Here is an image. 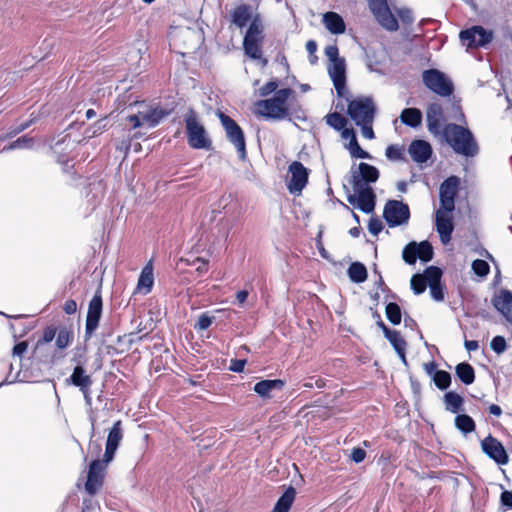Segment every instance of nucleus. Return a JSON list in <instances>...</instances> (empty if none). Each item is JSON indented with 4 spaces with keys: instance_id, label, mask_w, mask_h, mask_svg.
<instances>
[{
    "instance_id": "obj_1",
    "label": "nucleus",
    "mask_w": 512,
    "mask_h": 512,
    "mask_svg": "<svg viewBox=\"0 0 512 512\" xmlns=\"http://www.w3.org/2000/svg\"><path fill=\"white\" fill-rule=\"evenodd\" d=\"M230 23L239 29L248 28L243 38L245 54L254 60H260L262 66L268 60L262 57L261 44L264 40V26L261 15L249 4H240L230 12Z\"/></svg>"
},
{
    "instance_id": "obj_2",
    "label": "nucleus",
    "mask_w": 512,
    "mask_h": 512,
    "mask_svg": "<svg viewBox=\"0 0 512 512\" xmlns=\"http://www.w3.org/2000/svg\"><path fill=\"white\" fill-rule=\"evenodd\" d=\"M442 136L455 153L466 157H474L479 151L472 132L461 125L449 123L442 128Z\"/></svg>"
},
{
    "instance_id": "obj_3",
    "label": "nucleus",
    "mask_w": 512,
    "mask_h": 512,
    "mask_svg": "<svg viewBox=\"0 0 512 512\" xmlns=\"http://www.w3.org/2000/svg\"><path fill=\"white\" fill-rule=\"evenodd\" d=\"M186 126L187 140L190 147L194 149H209L211 140L209 139L204 126L200 123L197 113L189 109L184 116Z\"/></svg>"
},
{
    "instance_id": "obj_4",
    "label": "nucleus",
    "mask_w": 512,
    "mask_h": 512,
    "mask_svg": "<svg viewBox=\"0 0 512 512\" xmlns=\"http://www.w3.org/2000/svg\"><path fill=\"white\" fill-rule=\"evenodd\" d=\"M220 122L226 132V137L234 145L240 159L244 160L247 156L245 136L242 128L230 116L223 112L218 113Z\"/></svg>"
},
{
    "instance_id": "obj_5",
    "label": "nucleus",
    "mask_w": 512,
    "mask_h": 512,
    "mask_svg": "<svg viewBox=\"0 0 512 512\" xmlns=\"http://www.w3.org/2000/svg\"><path fill=\"white\" fill-rule=\"evenodd\" d=\"M422 80L429 90L439 96L448 97L454 91L452 81L443 72L437 69L423 71Z\"/></svg>"
},
{
    "instance_id": "obj_6",
    "label": "nucleus",
    "mask_w": 512,
    "mask_h": 512,
    "mask_svg": "<svg viewBox=\"0 0 512 512\" xmlns=\"http://www.w3.org/2000/svg\"><path fill=\"white\" fill-rule=\"evenodd\" d=\"M376 110L373 99L362 96L349 102L347 113L352 121L359 125V123L374 119Z\"/></svg>"
},
{
    "instance_id": "obj_7",
    "label": "nucleus",
    "mask_w": 512,
    "mask_h": 512,
    "mask_svg": "<svg viewBox=\"0 0 512 512\" xmlns=\"http://www.w3.org/2000/svg\"><path fill=\"white\" fill-rule=\"evenodd\" d=\"M383 218L391 228L407 224L410 219L409 206L399 200H388L384 206Z\"/></svg>"
},
{
    "instance_id": "obj_8",
    "label": "nucleus",
    "mask_w": 512,
    "mask_h": 512,
    "mask_svg": "<svg viewBox=\"0 0 512 512\" xmlns=\"http://www.w3.org/2000/svg\"><path fill=\"white\" fill-rule=\"evenodd\" d=\"M368 6L377 22L387 31H397L399 24L391 12L387 0H367Z\"/></svg>"
},
{
    "instance_id": "obj_9",
    "label": "nucleus",
    "mask_w": 512,
    "mask_h": 512,
    "mask_svg": "<svg viewBox=\"0 0 512 512\" xmlns=\"http://www.w3.org/2000/svg\"><path fill=\"white\" fill-rule=\"evenodd\" d=\"M379 176L380 172L375 166L361 162L357 168L352 167L350 183L353 189L371 187L370 184L375 183Z\"/></svg>"
},
{
    "instance_id": "obj_10",
    "label": "nucleus",
    "mask_w": 512,
    "mask_h": 512,
    "mask_svg": "<svg viewBox=\"0 0 512 512\" xmlns=\"http://www.w3.org/2000/svg\"><path fill=\"white\" fill-rule=\"evenodd\" d=\"M109 463L110 462H105L104 457L102 460H93L90 463L85 483V490L89 495H95L102 487L105 472Z\"/></svg>"
},
{
    "instance_id": "obj_11",
    "label": "nucleus",
    "mask_w": 512,
    "mask_h": 512,
    "mask_svg": "<svg viewBox=\"0 0 512 512\" xmlns=\"http://www.w3.org/2000/svg\"><path fill=\"white\" fill-rule=\"evenodd\" d=\"M460 40L468 48L484 47L492 41V32L482 26H473L460 32Z\"/></svg>"
},
{
    "instance_id": "obj_12",
    "label": "nucleus",
    "mask_w": 512,
    "mask_h": 512,
    "mask_svg": "<svg viewBox=\"0 0 512 512\" xmlns=\"http://www.w3.org/2000/svg\"><path fill=\"white\" fill-rule=\"evenodd\" d=\"M288 172L291 177L287 183V188L291 194L299 195L308 183L309 169L301 162L293 161L288 167Z\"/></svg>"
},
{
    "instance_id": "obj_13",
    "label": "nucleus",
    "mask_w": 512,
    "mask_h": 512,
    "mask_svg": "<svg viewBox=\"0 0 512 512\" xmlns=\"http://www.w3.org/2000/svg\"><path fill=\"white\" fill-rule=\"evenodd\" d=\"M459 183L460 181L457 176H450L442 182L439 191L441 205L439 209L446 210V212L454 210Z\"/></svg>"
},
{
    "instance_id": "obj_14",
    "label": "nucleus",
    "mask_w": 512,
    "mask_h": 512,
    "mask_svg": "<svg viewBox=\"0 0 512 512\" xmlns=\"http://www.w3.org/2000/svg\"><path fill=\"white\" fill-rule=\"evenodd\" d=\"M255 107L256 113L265 119L283 120L289 116L288 107L281 106L274 98L259 100Z\"/></svg>"
},
{
    "instance_id": "obj_15",
    "label": "nucleus",
    "mask_w": 512,
    "mask_h": 512,
    "mask_svg": "<svg viewBox=\"0 0 512 512\" xmlns=\"http://www.w3.org/2000/svg\"><path fill=\"white\" fill-rule=\"evenodd\" d=\"M355 194L347 196V201L355 205L363 213L370 214L374 211L376 205V195L372 187L354 189Z\"/></svg>"
},
{
    "instance_id": "obj_16",
    "label": "nucleus",
    "mask_w": 512,
    "mask_h": 512,
    "mask_svg": "<svg viewBox=\"0 0 512 512\" xmlns=\"http://www.w3.org/2000/svg\"><path fill=\"white\" fill-rule=\"evenodd\" d=\"M102 297L100 292H96L89 302L86 324H85V339H90L96 331L102 314Z\"/></svg>"
},
{
    "instance_id": "obj_17",
    "label": "nucleus",
    "mask_w": 512,
    "mask_h": 512,
    "mask_svg": "<svg viewBox=\"0 0 512 512\" xmlns=\"http://www.w3.org/2000/svg\"><path fill=\"white\" fill-rule=\"evenodd\" d=\"M481 449L498 465H506L509 462V456L503 444L492 435H488L481 441Z\"/></svg>"
},
{
    "instance_id": "obj_18",
    "label": "nucleus",
    "mask_w": 512,
    "mask_h": 512,
    "mask_svg": "<svg viewBox=\"0 0 512 512\" xmlns=\"http://www.w3.org/2000/svg\"><path fill=\"white\" fill-rule=\"evenodd\" d=\"M450 213L451 212H446V210L442 209H438L436 211V230L440 236L441 242L444 245H447L451 241L452 233L454 230V225Z\"/></svg>"
},
{
    "instance_id": "obj_19",
    "label": "nucleus",
    "mask_w": 512,
    "mask_h": 512,
    "mask_svg": "<svg viewBox=\"0 0 512 512\" xmlns=\"http://www.w3.org/2000/svg\"><path fill=\"white\" fill-rule=\"evenodd\" d=\"M123 438L121 421H116L110 429L105 446L104 458L105 462H111L114 458L115 452Z\"/></svg>"
},
{
    "instance_id": "obj_20",
    "label": "nucleus",
    "mask_w": 512,
    "mask_h": 512,
    "mask_svg": "<svg viewBox=\"0 0 512 512\" xmlns=\"http://www.w3.org/2000/svg\"><path fill=\"white\" fill-rule=\"evenodd\" d=\"M427 128L431 134L442 133L441 126L444 121L443 108L438 102L430 103L426 111Z\"/></svg>"
},
{
    "instance_id": "obj_21",
    "label": "nucleus",
    "mask_w": 512,
    "mask_h": 512,
    "mask_svg": "<svg viewBox=\"0 0 512 512\" xmlns=\"http://www.w3.org/2000/svg\"><path fill=\"white\" fill-rule=\"evenodd\" d=\"M408 153L414 162L425 163L431 158L433 150L429 142L417 139L410 143Z\"/></svg>"
},
{
    "instance_id": "obj_22",
    "label": "nucleus",
    "mask_w": 512,
    "mask_h": 512,
    "mask_svg": "<svg viewBox=\"0 0 512 512\" xmlns=\"http://www.w3.org/2000/svg\"><path fill=\"white\" fill-rule=\"evenodd\" d=\"M67 385L77 387L79 390L91 387L93 380L90 374H87L82 364L74 367L72 374L65 380Z\"/></svg>"
},
{
    "instance_id": "obj_23",
    "label": "nucleus",
    "mask_w": 512,
    "mask_h": 512,
    "mask_svg": "<svg viewBox=\"0 0 512 512\" xmlns=\"http://www.w3.org/2000/svg\"><path fill=\"white\" fill-rule=\"evenodd\" d=\"M494 307L512 323V292L509 290H502L499 295L493 299Z\"/></svg>"
},
{
    "instance_id": "obj_24",
    "label": "nucleus",
    "mask_w": 512,
    "mask_h": 512,
    "mask_svg": "<svg viewBox=\"0 0 512 512\" xmlns=\"http://www.w3.org/2000/svg\"><path fill=\"white\" fill-rule=\"evenodd\" d=\"M154 285V273L152 261H149L141 270L138 278L136 291L147 295L151 292Z\"/></svg>"
},
{
    "instance_id": "obj_25",
    "label": "nucleus",
    "mask_w": 512,
    "mask_h": 512,
    "mask_svg": "<svg viewBox=\"0 0 512 512\" xmlns=\"http://www.w3.org/2000/svg\"><path fill=\"white\" fill-rule=\"evenodd\" d=\"M285 386V381L281 379H267V380H261L257 382L254 387L253 391L257 393L260 397L268 399L271 398V392L273 390H282Z\"/></svg>"
},
{
    "instance_id": "obj_26",
    "label": "nucleus",
    "mask_w": 512,
    "mask_h": 512,
    "mask_svg": "<svg viewBox=\"0 0 512 512\" xmlns=\"http://www.w3.org/2000/svg\"><path fill=\"white\" fill-rule=\"evenodd\" d=\"M323 24L332 34H343L346 30V25L343 18L336 12H326L323 15Z\"/></svg>"
},
{
    "instance_id": "obj_27",
    "label": "nucleus",
    "mask_w": 512,
    "mask_h": 512,
    "mask_svg": "<svg viewBox=\"0 0 512 512\" xmlns=\"http://www.w3.org/2000/svg\"><path fill=\"white\" fill-rule=\"evenodd\" d=\"M170 114V111L165 110L161 107H154L149 109L147 112H140L143 118V122L149 127L157 126L164 118Z\"/></svg>"
},
{
    "instance_id": "obj_28",
    "label": "nucleus",
    "mask_w": 512,
    "mask_h": 512,
    "mask_svg": "<svg viewBox=\"0 0 512 512\" xmlns=\"http://www.w3.org/2000/svg\"><path fill=\"white\" fill-rule=\"evenodd\" d=\"M422 118V112L418 108H405L400 114L401 122L411 128L420 126Z\"/></svg>"
},
{
    "instance_id": "obj_29",
    "label": "nucleus",
    "mask_w": 512,
    "mask_h": 512,
    "mask_svg": "<svg viewBox=\"0 0 512 512\" xmlns=\"http://www.w3.org/2000/svg\"><path fill=\"white\" fill-rule=\"evenodd\" d=\"M385 337L390 342V344L393 346V348L395 349L396 353L401 358L403 363L406 364L407 361H406L405 350H406L407 343L402 338L400 332L393 330Z\"/></svg>"
},
{
    "instance_id": "obj_30",
    "label": "nucleus",
    "mask_w": 512,
    "mask_h": 512,
    "mask_svg": "<svg viewBox=\"0 0 512 512\" xmlns=\"http://www.w3.org/2000/svg\"><path fill=\"white\" fill-rule=\"evenodd\" d=\"M455 373L459 380L465 385H470L475 380L474 368L467 362L459 363L455 368Z\"/></svg>"
},
{
    "instance_id": "obj_31",
    "label": "nucleus",
    "mask_w": 512,
    "mask_h": 512,
    "mask_svg": "<svg viewBox=\"0 0 512 512\" xmlns=\"http://www.w3.org/2000/svg\"><path fill=\"white\" fill-rule=\"evenodd\" d=\"M347 274L349 279L354 283H363L367 279V269L361 262H353L350 264Z\"/></svg>"
},
{
    "instance_id": "obj_32",
    "label": "nucleus",
    "mask_w": 512,
    "mask_h": 512,
    "mask_svg": "<svg viewBox=\"0 0 512 512\" xmlns=\"http://www.w3.org/2000/svg\"><path fill=\"white\" fill-rule=\"evenodd\" d=\"M445 407L452 413H458L463 405V398L456 392L449 391L444 395Z\"/></svg>"
},
{
    "instance_id": "obj_33",
    "label": "nucleus",
    "mask_w": 512,
    "mask_h": 512,
    "mask_svg": "<svg viewBox=\"0 0 512 512\" xmlns=\"http://www.w3.org/2000/svg\"><path fill=\"white\" fill-rule=\"evenodd\" d=\"M455 427L464 434L475 431L476 424L472 417L467 414H459L455 417Z\"/></svg>"
},
{
    "instance_id": "obj_34",
    "label": "nucleus",
    "mask_w": 512,
    "mask_h": 512,
    "mask_svg": "<svg viewBox=\"0 0 512 512\" xmlns=\"http://www.w3.org/2000/svg\"><path fill=\"white\" fill-rule=\"evenodd\" d=\"M416 253L417 259L423 262H429L432 260L434 252L433 247L428 241L416 242Z\"/></svg>"
},
{
    "instance_id": "obj_35",
    "label": "nucleus",
    "mask_w": 512,
    "mask_h": 512,
    "mask_svg": "<svg viewBox=\"0 0 512 512\" xmlns=\"http://www.w3.org/2000/svg\"><path fill=\"white\" fill-rule=\"evenodd\" d=\"M387 319L393 324L398 325L401 323L402 312L400 306L395 302H390L386 305L385 309Z\"/></svg>"
},
{
    "instance_id": "obj_36",
    "label": "nucleus",
    "mask_w": 512,
    "mask_h": 512,
    "mask_svg": "<svg viewBox=\"0 0 512 512\" xmlns=\"http://www.w3.org/2000/svg\"><path fill=\"white\" fill-rule=\"evenodd\" d=\"M34 139L28 135H23L5 146L2 151L15 150V149H30L33 147Z\"/></svg>"
},
{
    "instance_id": "obj_37",
    "label": "nucleus",
    "mask_w": 512,
    "mask_h": 512,
    "mask_svg": "<svg viewBox=\"0 0 512 512\" xmlns=\"http://www.w3.org/2000/svg\"><path fill=\"white\" fill-rule=\"evenodd\" d=\"M347 148L353 158H359V159H370L371 155L363 150L358 141L356 136H353L352 139L349 141V144L347 145Z\"/></svg>"
},
{
    "instance_id": "obj_38",
    "label": "nucleus",
    "mask_w": 512,
    "mask_h": 512,
    "mask_svg": "<svg viewBox=\"0 0 512 512\" xmlns=\"http://www.w3.org/2000/svg\"><path fill=\"white\" fill-rule=\"evenodd\" d=\"M325 119L326 123L337 131L343 130L347 124L346 118L338 112L326 115Z\"/></svg>"
},
{
    "instance_id": "obj_39",
    "label": "nucleus",
    "mask_w": 512,
    "mask_h": 512,
    "mask_svg": "<svg viewBox=\"0 0 512 512\" xmlns=\"http://www.w3.org/2000/svg\"><path fill=\"white\" fill-rule=\"evenodd\" d=\"M422 275L429 286L441 283L442 270L436 266L427 267Z\"/></svg>"
},
{
    "instance_id": "obj_40",
    "label": "nucleus",
    "mask_w": 512,
    "mask_h": 512,
    "mask_svg": "<svg viewBox=\"0 0 512 512\" xmlns=\"http://www.w3.org/2000/svg\"><path fill=\"white\" fill-rule=\"evenodd\" d=\"M433 381L437 388L446 390L451 384V375L447 371L438 370L434 373Z\"/></svg>"
},
{
    "instance_id": "obj_41",
    "label": "nucleus",
    "mask_w": 512,
    "mask_h": 512,
    "mask_svg": "<svg viewBox=\"0 0 512 512\" xmlns=\"http://www.w3.org/2000/svg\"><path fill=\"white\" fill-rule=\"evenodd\" d=\"M329 75L333 80L346 79L345 60L335 61L329 68Z\"/></svg>"
},
{
    "instance_id": "obj_42",
    "label": "nucleus",
    "mask_w": 512,
    "mask_h": 512,
    "mask_svg": "<svg viewBox=\"0 0 512 512\" xmlns=\"http://www.w3.org/2000/svg\"><path fill=\"white\" fill-rule=\"evenodd\" d=\"M402 258L409 265H413L416 263L417 253H416V242L415 241L408 243L404 247V249L402 251Z\"/></svg>"
},
{
    "instance_id": "obj_43",
    "label": "nucleus",
    "mask_w": 512,
    "mask_h": 512,
    "mask_svg": "<svg viewBox=\"0 0 512 512\" xmlns=\"http://www.w3.org/2000/svg\"><path fill=\"white\" fill-rule=\"evenodd\" d=\"M411 289L416 295L422 294L427 287V281L422 274H414L410 281Z\"/></svg>"
},
{
    "instance_id": "obj_44",
    "label": "nucleus",
    "mask_w": 512,
    "mask_h": 512,
    "mask_svg": "<svg viewBox=\"0 0 512 512\" xmlns=\"http://www.w3.org/2000/svg\"><path fill=\"white\" fill-rule=\"evenodd\" d=\"M472 270L476 275L485 277L490 272V266L485 260L476 259L472 262Z\"/></svg>"
},
{
    "instance_id": "obj_45",
    "label": "nucleus",
    "mask_w": 512,
    "mask_h": 512,
    "mask_svg": "<svg viewBox=\"0 0 512 512\" xmlns=\"http://www.w3.org/2000/svg\"><path fill=\"white\" fill-rule=\"evenodd\" d=\"M491 349L498 355L504 353L507 349L506 340L503 336H495L490 343Z\"/></svg>"
},
{
    "instance_id": "obj_46",
    "label": "nucleus",
    "mask_w": 512,
    "mask_h": 512,
    "mask_svg": "<svg viewBox=\"0 0 512 512\" xmlns=\"http://www.w3.org/2000/svg\"><path fill=\"white\" fill-rule=\"evenodd\" d=\"M292 94V90L290 88H283L280 90H276L275 94L272 98L275 99L281 106L287 107V100Z\"/></svg>"
},
{
    "instance_id": "obj_47",
    "label": "nucleus",
    "mask_w": 512,
    "mask_h": 512,
    "mask_svg": "<svg viewBox=\"0 0 512 512\" xmlns=\"http://www.w3.org/2000/svg\"><path fill=\"white\" fill-rule=\"evenodd\" d=\"M70 343V333L66 329L59 330L56 337V346L65 349Z\"/></svg>"
},
{
    "instance_id": "obj_48",
    "label": "nucleus",
    "mask_w": 512,
    "mask_h": 512,
    "mask_svg": "<svg viewBox=\"0 0 512 512\" xmlns=\"http://www.w3.org/2000/svg\"><path fill=\"white\" fill-rule=\"evenodd\" d=\"M385 155L390 160H402L403 150L397 145H389L386 148Z\"/></svg>"
},
{
    "instance_id": "obj_49",
    "label": "nucleus",
    "mask_w": 512,
    "mask_h": 512,
    "mask_svg": "<svg viewBox=\"0 0 512 512\" xmlns=\"http://www.w3.org/2000/svg\"><path fill=\"white\" fill-rule=\"evenodd\" d=\"M373 122L374 119H371L369 121L359 123L358 125L359 127H361L362 136L369 140L375 138V134L372 128Z\"/></svg>"
},
{
    "instance_id": "obj_50",
    "label": "nucleus",
    "mask_w": 512,
    "mask_h": 512,
    "mask_svg": "<svg viewBox=\"0 0 512 512\" xmlns=\"http://www.w3.org/2000/svg\"><path fill=\"white\" fill-rule=\"evenodd\" d=\"M383 229L382 221L377 217H372L368 223V230L372 235H378Z\"/></svg>"
},
{
    "instance_id": "obj_51",
    "label": "nucleus",
    "mask_w": 512,
    "mask_h": 512,
    "mask_svg": "<svg viewBox=\"0 0 512 512\" xmlns=\"http://www.w3.org/2000/svg\"><path fill=\"white\" fill-rule=\"evenodd\" d=\"M278 88V82L276 80H271L269 82H267L266 84H264L260 89H259V95L261 97H266L268 95H270L271 93L275 92Z\"/></svg>"
},
{
    "instance_id": "obj_52",
    "label": "nucleus",
    "mask_w": 512,
    "mask_h": 512,
    "mask_svg": "<svg viewBox=\"0 0 512 512\" xmlns=\"http://www.w3.org/2000/svg\"><path fill=\"white\" fill-rule=\"evenodd\" d=\"M212 322L213 317H210L206 313H203L199 316L195 328L198 330H206L211 326Z\"/></svg>"
},
{
    "instance_id": "obj_53",
    "label": "nucleus",
    "mask_w": 512,
    "mask_h": 512,
    "mask_svg": "<svg viewBox=\"0 0 512 512\" xmlns=\"http://www.w3.org/2000/svg\"><path fill=\"white\" fill-rule=\"evenodd\" d=\"M429 287H430L431 297L437 302L443 301L444 292H443V287H442L441 283L434 284V285L432 284Z\"/></svg>"
},
{
    "instance_id": "obj_54",
    "label": "nucleus",
    "mask_w": 512,
    "mask_h": 512,
    "mask_svg": "<svg viewBox=\"0 0 512 512\" xmlns=\"http://www.w3.org/2000/svg\"><path fill=\"white\" fill-rule=\"evenodd\" d=\"M325 55L331 62L341 61L343 58H339V50L336 45H329L325 48Z\"/></svg>"
},
{
    "instance_id": "obj_55",
    "label": "nucleus",
    "mask_w": 512,
    "mask_h": 512,
    "mask_svg": "<svg viewBox=\"0 0 512 512\" xmlns=\"http://www.w3.org/2000/svg\"><path fill=\"white\" fill-rule=\"evenodd\" d=\"M398 16L404 24H411L414 21L411 10L407 8L399 9Z\"/></svg>"
},
{
    "instance_id": "obj_56",
    "label": "nucleus",
    "mask_w": 512,
    "mask_h": 512,
    "mask_svg": "<svg viewBox=\"0 0 512 512\" xmlns=\"http://www.w3.org/2000/svg\"><path fill=\"white\" fill-rule=\"evenodd\" d=\"M350 457L353 462L358 464V463H361L362 461H364V459L366 457V452L364 449L357 447L352 450Z\"/></svg>"
},
{
    "instance_id": "obj_57",
    "label": "nucleus",
    "mask_w": 512,
    "mask_h": 512,
    "mask_svg": "<svg viewBox=\"0 0 512 512\" xmlns=\"http://www.w3.org/2000/svg\"><path fill=\"white\" fill-rule=\"evenodd\" d=\"M501 505L512 509V491L504 490L500 495Z\"/></svg>"
},
{
    "instance_id": "obj_58",
    "label": "nucleus",
    "mask_w": 512,
    "mask_h": 512,
    "mask_svg": "<svg viewBox=\"0 0 512 512\" xmlns=\"http://www.w3.org/2000/svg\"><path fill=\"white\" fill-rule=\"evenodd\" d=\"M245 364L246 360L244 359H233L231 360L229 369L233 372L240 373L244 370Z\"/></svg>"
},
{
    "instance_id": "obj_59",
    "label": "nucleus",
    "mask_w": 512,
    "mask_h": 512,
    "mask_svg": "<svg viewBox=\"0 0 512 512\" xmlns=\"http://www.w3.org/2000/svg\"><path fill=\"white\" fill-rule=\"evenodd\" d=\"M192 265L196 266V270L199 273H205L208 270V261L202 258L194 259Z\"/></svg>"
},
{
    "instance_id": "obj_60",
    "label": "nucleus",
    "mask_w": 512,
    "mask_h": 512,
    "mask_svg": "<svg viewBox=\"0 0 512 512\" xmlns=\"http://www.w3.org/2000/svg\"><path fill=\"white\" fill-rule=\"evenodd\" d=\"M55 336H56V328L47 327L43 332L42 341L44 343H49L55 338Z\"/></svg>"
},
{
    "instance_id": "obj_61",
    "label": "nucleus",
    "mask_w": 512,
    "mask_h": 512,
    "mask_svg": "<svg viewBox=\"0 0 512 512\" xmlns=\"http://www.w3.org/2000/svg\"><path fill=\"white\" fill-rule=\"evenodd\" d=\"M127 120L130 122L132 128H138L140 126H142L143 124H145L143 122V118L142 116L140 115V113L138 115H130L127 117Z\"/></svg>"
},
{
    "instance_id": "obj_62",
    "label": "nucleus",
    "mask_w": 512,
    "mask_h": 512,
    "mask_svg": "<svg viewBox=\"0 0 512 512\" xmlns=\"http://www.w3.org/2000/svg\"><path fill=\"white\" fill-rule=\"evenodd\" d=\"M27 348V343L25 341H21L13 347V355L21 357L26 352Z\"/></svg>"
},
{
    "instance_id": "obj_63",
    "label": "nucleus",
    "mask_w": 512,
    "mask_h": 512,
    "mask_svg": "<svg viewBox=\"0 0 512 512\" xmlns=\"http://www.w3.org/2000/svg\"><path fill=\"white\" fill-rule=\"evenodd\" d=\"M63 310L66 314H69V315L74 314L77 310L76 301H74L72 299L67 300L63 306Z\"/></svg>"
},
{
    "instance_id": "obj_64",
    "label": "nucleus",
    "mask_w": 512,
    "mask_h": 512,
    "mask_svg": "<svg viewBox=\"0 0 512 512\" xmlns=\"http://www.w3.org/2000/svg\"><path fill=\"white\" fill-rule=\"evenodd\" d=\"M333 84L337 92V95L339 97H342L344 95L346 79L333 80Z\"/></svg>"
}]
</instances>
